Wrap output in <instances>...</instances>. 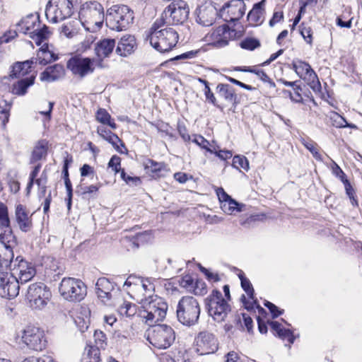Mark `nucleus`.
Listing matches in <instances>:
<instances>
[{
  "label": "nucleus",
  "mask_w": 362,
  "mask_h": 362,
  "mask_svg": "<svg viewBox=\"0 0 362 362\" xmlns=\"http://www.w3.org/2000/svg\"><path fill=\"white\" fill-rule=\"evenodd\" d=\"M151 46L160 52L170 51L178 42L177 32L156 20L150 29L148 35Z\"/></svg>",
  "instance_id": "nucleus-1"
},
{
  "label": "nucleus",
  "mask_w": 362,
  "mask_h": 362,
  "mask_svg": "<svg viewBox=\"0 0 362 362\" xmlns=\"http://www.w3.org/2000/svg\"><path fill=\"white\" fill-rule=\"evenodd\" d=\"M78 18L86 30L96 32L104 21V8L98 1H88L81 6Z\"/></svg>",
  "instance_id": "nucleus-2"
},
{
  "label": "nucleus",
  "mask_w": 362,
  "mask_h": 362,
  "mask_svg": "<svg viewBox=\"0 0 362 362\" xmlns=\"http://www.w3.org/2000/svg\"><path fill=\"white\" fill-rule=\"evenodd\" d=\"M168 304L164 300L157 296L151 297L148 300H144L141 305L139 311V317L145 323L151 325L159 321H162L166 316Z\"/></svg>",
  "instance_id": "nucleus-3"
},
{
  "label": "nucleus",
  "mask_w": 362,
  "mask_h": 362,
  "mask_svg": "<svg viewBox=\"0 0 362 362\" xmlns=\"http://www.w3.org/2000/svg\"><path fill=\"white\" fill-rule=\"evenodd\" d=\"M16 339L23 347L41 351L45 349L47 339L43 329L35 325H27L17 332Z\"/></svg>",
  "instance_id": "nucleus-4"
},
{
  "label": "nucleus",
  "mask_w": 362,
  "mask_h": 362,
  "mask_svg": "<svg viewBox=\"0 0 362 362\" xmlns=\"http://www.w3.org/2000/svg\"><path fill=\"white\" fill-rule=\"evenodd\" d=\"M201 308L198 300L192 296H183L177 305V318L183 325L191 327L198 322Z\"/></svg>",
  "instance_id": "nucleus-5"
},
{
  "label": "nucleus",
  "mask_w": 362,
  "mask_h": 362,
  "mask_svg": "<svg viewBox=\"0 0 362 362\" xmlns=\"http://www.w3.org/2000/svg\"><path fill=\"white\" fill-rule=\"evenodd\" d=\"M134 19L133 11L126 5H114L106 14V25L112 30H126Z\"/></svg>",
  "instance_id": "nucleus-6"
},
{
  "label": "nucleus",
  "mask_w": 362,
  "mask_h": 362,
  "mask_svg": "<svg viewBox=\"0 0 362 362\" xmlns=\"http://www.w3.org/2000/svg\"><path fill=\"white\" fill-rule=\"evenodd\" d=\"M175 339L173 329L166 325H157L148 330L147 340L154 347L159 349L169 348Z\"/></svg>",
  "instance_id": "nucleus-7"
},
{
  "label": "nucleus",
  "mask_w": 362,
  "mask_h": 362,
  "mask_svg": "<svg viewBox=\"0 0 362 362\" xmlns=\"http://www.w3.org/2000/svg\"><path fill=\"white\" fill-rule=\"evenodd\" d=\"M59 291L66 300L79 302L86 296V286L80 279L67 277L61 281Z\"/></svg>",
  "instance_id": "nucleus-8"
},
{
  "label": "nucleus",
  "mask_w": 362,
  "mask_h": 362,
  "mask_svg": "<svg viewBox=\"0 0 362 362\" xmlns=\"http://www.w3.org/2000/svg\"><path fill=\"white\" fill-rule=\"evenodd\" d=\"M206 305L209 315L217 322H223L230 312V305L218 290H214L206 299Z\"/></svg>",
  "instance_id": "nucleus-9"
},
{
  "label": "nucleus",
  "mask_w": 362,
  "mask_h": 362,
  "mask_svg": "<svg viewBox=\"0 0 362 362\" xmlns=\"http://www.w3.org/2000/svg\"><path fill=\"white\" fill-rule=\"evenodd\" d=\"M189 9L186 2L178 1L170 4L163 12L161 18L158 19L166 26L185 23L189 16Z\"/></svg>",
  "instance_id": "nucleus-10"
},
{
  "label": "nucleus",
  "mask_w": 362,
  "mask_h": 362,
  "mask_svg": "<svg viewBox=\"0 0 362 362\" xmlns=\"http://www.w3.org/2000/svg\"><path fill=\"white\" fill-rule=\"evenodd\" d=\"M52 297L49 288L42 283H35L29 286L26 299L29 305L33 309H42Z\"/></svg>",
  "instance_id": "nucleus-11"
},
{
  "label": "nucleus",
  "mask_w": 362,
  "mask_h": 362,
  "mask_svg": "<svg viewBox=\"0 0 362 362\" xmlns=\"http://www.w3.org/2000/svg\"><path fill=\"white\" fill-rule=\"evenodd\" d=\"M73 13L71 0H49L46 6L45 15L54 23L62 21Z\"/></svg>",
  "instance_id": "nucleus-12"
},
{
  "label": "nucleus",
  "mask_w": 362,
  "mask_h": 362,
  "mask_svg": "<svg viewBox=\"0 0 362 362\" xmlns=\"http://www.w3.org/2000/svg\"><path fill=\"white\" fill-rule=\"evenodd\" d=\"M96 65L95 59L74 56L70 58L66 63V66L71 73L79 78L92 74Z\"/></svg>",
  "instance_id": "nucleus-13"
},
{
  "label": "nucleus",
  "mask_w": 362,
  "mask_h": 362,
  "mask_svg": "<svg viewBox=\"0 0 362 362\" xmlns=\"http://www.w3.org/2000/svg\"><path fill=\"white\" fill-rule=\"evenodd\" d=\"M11 269V272L16 276V279H18V284L28 282L36 274L35 266L21 256H18L13 260Z\"/></svg>",
  "instance_id": "nucleus-14"
},
{
  "label": "nucleus",
  "mask_w": 362,
  "mask_h": 362,
  "mask_svg": "<svg viewBox=\"0 0 362 362\" xmlns=\"http://www.w3.org/2000/svg\"><path fill=\"white\" fill-rule=\"evenodd\" d=\"M293 69L296 74L305 81L314 91H320L321 84L318 77L309 64L301 60L293 61Z\"/></svg>",
  "instance_id": "nucleus-15"
},
{
  "label": "nucleus",
  "mask_w": 362,
  "mask_h": 362,
  "mask_svg": "<svg viewBox=\"0 0 362 362\" xmlns=\"http://www.w3.org/2000/svg\"><path fill=\"white\" fill-rule=\"evenodd\" d=\"M18 279L11 272L0 271V296L13 298L19 293Z\"/></svg>",
  "instance_id": "nucleus-16"
},
{
  "label": "nucleus",
  "mask_w": 362,
  "mask_h": 362,
  "mask_svg": "<svg viewBox=\"0 0 362 362\" xmlns=\"http://www.w3.org/2000/svg\"><path fill=\"white\" fill-rule=\"evenodd\" d=\"M218 349V341L215 336L207 332H200L195 339L194 350L198 355L214 354Z\"/></svg>",
  "instance_id": "nucleus-17"
},
{
  "label": "nucleus",
  "mask_w": 362,
  "mask_h": 362,
  "mask_svg": "<svg viewBox=\"0 0 362 362\" xmlns=\"http://www.w3.org/2000/svg\"><path fill=\"white\" fill-rule=\"evenodd\" d=\"M246 6L243 0H231L220 10L221 17L226 22H234L245 14Z\"/></svg>",
  "instance_id": "nucleus-18"
},
{
  "label": "nucleus",
  "mask_w": 362,
  "mask_h": 362,
  "mask_svg": "<svg viewBox=\"0 0 362 362\" xmlns=\"http://www.w3.org/2000/svg\"><path fill=\"white\" fill-rule=\"evenodd\" d=\"M231 37V31L226 24L218 26L208 33L206 40L216 47H222L228 45Z\"/></svg>",
  "instance_id": "nucleus-19"
},
{
  "label": "nucleus",
  "mask_w": 362,
  "mask_h": 362,
  "mask_svg": "<svg viewBox=\"0 0 362 362\" xmlns=\"http://www.w3.org/2000/svg\"><path fill=\"white\" fill-rule=\"evenodd\" d=\"M115 47V40L113 39H103L98 42L95 46V53L97 66L103 68V60L108 57Z\"/></svg>",
  "instance_id": "nucleus-20"
},
{
  "label": "nucleus",
  "mask_w": 362,
  "mask_h": 362,
  "mask_svg": "<svg viewBox=\"0 0 362 362\" xmlns=\"http://www.w3.org/2000/svg\"><path fill=\"white\" fill-rule=\"evenodd\" d=\"M131 284L136 286L137 290H144V292L146 293V296L148 298L154 297L153 296L155 286L153 280L151 278H141L136 276H129L124 283V287L129 286Z\"/></svg>",
  "instance_id": "nucleus-21"
},
{
  "label": "nucleus",
  "mask_w": 362,
  "mask_h": 362,
  "mask_svg": "<svg viewBox=\"0 0 362 362\" xmlns=\"http://www.w3.org/2000/svg\"><path fill=\"white\" fill-rule=\"evenodd\" d=\"M15 220L19 229L23 232H28L33 228L32 215H30L26 207L21 204L16 206Z\"/></svg>",
  "instance_id": "nucleus-22"
},
{
  "label": "nucleus",
  "mask_w": 362,
  "mask_h": 362,
  "mask_svg": "<svg viewBox=\"0 0 362 362\" xmlns=\"http://www.w3.org/2000/svg\"><path fill=\"white\" fill-rule=\"evenodd\" d=\"M197 22L204 26H210L217 16V10L211 4L200 6L197 11Z\"/></svg>",
  "instance_id": "nucleus-23"
},
{
  "label": "nucleus",
  "mask_w": 362,
  "mask_h": 362,
  "mask_svg": "<svg viewBox=\"0 0 362 362\" xmlns=\"http://www.w3.org/2000/svg\"><path fill=\"white\" fill-rule=\"evenodd\" d=\"M96 293L98 298L104 303H107L112 298L114 285L106 278H100L96 282Z\"/></svg>",
  "instance_id": "nucleus-24"
},
{
  "label": "nucleus",
  "mask_w": 362,
  "mask_h": 362,
  "mask_svg": "<svg viewBox=\"0 0 362 362\" xmlns=\"http://www.w3.org/2000/svg\"><path fill=\"white\" fill-rule=\"evenodd\" d=\"M90 315V310L85 306H81L75 311L74 321L81 332H84L88 328Z\"/></svg>",
  "instance_id": "nucleus-25"
},
{
  "label": "nucleus",
  "mask_w": 362,
  "mask_h": 362,
  "mask_svg": "<svg viewBox=\"0 0 362 362\" xmlns=\"http://www.w3.org/2000/svg\"><path fill=\"white\" fill-rule=\"evenodd\" d=\"M136 40L132 35L123 36L118 42L116 53L121 57H127L134 52Z\"/></svg>",
  "instance_id": "nucleus-26"
},
{
  "label": "nucleus",
  "mask_w": 362,
  "mask_h": 362,
  "mask_svg": "<svg viewBox=\"0 0 362 362\" xmlns=\"http://www.w3.org/2000/svg\"><path fill=\"white\" fill-rule=\"evenodd\" d=\"M64 75V69L61 64H54L46 68L40 74V80L45 82H52L62 78Z\"/></svg>",
  "instance_id": "nucleus-27"
},
{
  "label": "nucleus",
  "mask_w": 362,
  "mask_h": 362,
  "mask_svg": "<svg viewBox=\"0 0 362 362\" xmlns=\"http://www.w3.org/2000/svg\"><path fill=\"white\" fill-rule=\"evenodd\" d=\"M3 231L0 232V245H3L8 250L13 251L17 245V241L13 233L11 226H0Z\"/></svg>",
  "instance_id": "nucleus-28"
},
{
  "label": "nucleus",
  "mask_w": 362,
  "mask_h": 362,
  "mask_svg": "<svg viewBox=\"0 0 362 362\" xmlns=\"http://www.w3.org/2000/svg\"><path fill=\"white\" fill-rule=\"evenodd\" d=\"M36 25L40 26V22L37 18L30 16L22 19L18 23L17 29L18 32L23 34L29 33L31 36L36 32V29L35 28Z\"/></svg>",
  "instance_id": "nucleus-29"
},
{
  "label": "nucleus",
  "mask_w": 362,
  "mask_h": 362,
  "mask_svg": "<svg viewBox=\"0 0 362 362\" xmlns=\"http://www.w3.org/2000/svg\"><path fill=\"white\" fill-rule=\"evenodd\" d=\"M97 132L103 139L111 144L117 151L122 153V151L120 149L119 144H120L121 146L124 148V145L122 140L115 134L112 133L110 130H107L103 127H98L97 129Z\"/></svg>",
  "instance_id": "nucleus-30"
},
{
  "label": "nucleus",
  "mask_w": 362,
  "mask_h": 362,
  "mask_svg": "<svg viewBox=\"0 0 362 362\" xmlns=\"http://www.w3.org/2000/svg\"><path fill=\"white\" fill-rule=\"evenodd\" d=\"M239 278L241 281V286L243 288V290L245 291L247 295L248 296L249 298H250L252 302L251 303H247L245 300V296H243L242 299L243 301V303L245 304V308L249 310L250 308H252V304L256 303L257 300L254 298V289L252 288V286L248 279L244 276L243 274H239Z\"/></svg>",
  "instance_id": "nucleus-31"
},
{
  "label": "nucleus",
  "mask_w": 362,
  "mask_h": 362,
  "mask_svg": "<svg viewBox=\"0 0 362 362\" xmlns=\"http://www.w3.org/2000/svg\"><path fill=\"white\" fill-rule=\"evenodd\" d=\"M264 10L262 8L261 4H256L247 14V21L250 25L257 26L262 24L264 21Z\"/></svg>",
  "instance_id": "nucleus-32"
},
{
  "label": "nucleus",
  "mask_w": 362,
  "mask_h": 362,
  "mask_svg": "<svg viewBox=\"0 0 362 362\" xmlns=\"http://www.w3.org/2000/svg\"><path fill=\"white\" fill-rule=\"evenodd\" d=\"M219 96L229 103H235L237 99L235 89L228 84L219 83L216 86Z\"/></svg>",
  "instance_id": "nucleus-33"
},
{
  "label": "nucleus",
  "mask_w": 362,
  "mask_h": 362,
  "mask_svg": "<svg viewBox=\"0 0 362 362\" xmlns=\"http://www.w3.org/2000/svg\"><path fill=\"white\" fill-rule=\"evenodd\" d=\"M33 61L27 60L23 62H17L13 66L11 71L10 77L20 78L25 76L30 71Z\"/></svg>",
  "instance_id": "nucleus-34"
},
{
  "label": "nucleus",
  "mask_w": 362,
  "mask_h": 362,
  "mask_svg": "<svg viewBox=\"0 0 362 362\" xmlns=\"http://www.w3.org/2000/svg\"><path fill=\"white\" fill-rule=\"evenodd\" d=\"M57 59V57H56L52 52L49 50L47 45L45 44L43 45L37 52L35 62H38V64L41 65H46Z\"/></svg>",
  "instance_id": "nucleus-35"
},
{
  "label": "nucleus",
  "mask_w": 362,
  "mask_h": 362,
  "mask_svg": "<svg viewBox=\"0 0 362 362\" xmlns=\"http://www.w3.org/2000/svg\"><path fill=\"white\" fill-rule=\"evenodd\" d=\"M270 326L281 339L287 341L289 344L293 343L294 336L290 329L283 328L281 325L276 321L271 322Z\"/></svg>",
  "instance_id": "nucleus-36"
},
{
  "label": "nucleus",
  "mask_w": 362,
  "mask_h": 362,
  "mask_svg": "<svg viewBox=\"0 0 362 362\" xmlns=\"http://www.w3.org/2000/svg\"><path fill=\"white\" fill-rule=\"evenodd\" d=\"M35 76H31L18 81L13 86L12 93L18 95H23L27 92V88L34 83Z\"/></svg>",
  "instance_id": "nucleus-37"
},
{
  "label": "nucleus",
  "mask_w": 362,
  "mask_h": 362,
  "mask_svg": "<svg viewBox=\"0 0 362 362\" xmlns=\"http://www.w3.org/2000/svg\"><path fill=\"white\" fill-rule=\"evenodd\" d=\"M13 251L8 250L3 245H0V271L12 266L13 262Z\"/></svg>",
  "instance_id": "nucleus-38"
},
{
  "label": "nucleus",
  "mask_w": 362,
  "mask_h": 362,
  "mask_svg": "<svg viewBox=\"0 0 362 362\" xmlns=\"http://www.w3.org/2000/svg\"><path fill=\"white\" fill-rule=\"evenodd\" d=\"M81 362H100V350L95 346H87L85 349Z\"/></svg>",
  "instance_id": "nucleus-39"
},
{
  "label": "nucleus",
  "mask_w": 362,
  "mask_h": 362,
  "mask_svg": "<svg viewBox=\"0 0 362 362\" xmlns=\"http://www.w3.org/2000/svg\"><path fill=\"white\" fill-rule=\"evenodd\" d=\"M139 309L135 304L127 301H124L118 308V313L122 317H134L136 314L139 315Z\"/></svg>",
  "instance_id": "nucleus-40"
},
{
  "label": "nucleus",
  "mask_w": 362,
  "mask_h": 362,
  "mask_svg": "<svg viewBox=\"0 0 362 362\" xmlns=\"http://www.w3.org/2000/svg\"><path fill=\"white\" fill-rule=\"evenodd\" d=\"M96 120L103 124L108 125L112 129H115L117 128V124L112 119L110 115L107 112L105 109L100 108L96 112Z\"/></svg>",
  "instance_id": "nucleus-41"
},
{
  "label": "nucleus",
  "mask_w": 362,
  "mask_h": 362,
  "mask_svg": "<svg viewBox=\"0 0 362 362\" xmlns=\"http://www.w3.org/2000/svg\"><path fill=\"white\" fill-rule=\"evenodd\" d=\"M47 142L45 140L40 141L33 151L32 160L33 161L41 160L47 155Z\"/></svg>",
  "instance_id": "nucleus-42"
},
{
  "label": "nucleus",
  "mask_w": 362,
  "mask_h": 362,
  "mask_svg": "<svg viewBox=\"0 0 362 362\" xmlns=\"http://www.w3.org/2000/svg\"><path fill=\"white\" fill-rule=\"evenodd\" d=\"M243 204H240L234 199H230L221 204L222 210L228 214H235L243 211Z\"/></svg>",
  "instance_id": "nucleus-43"
},
{
  "label": "nucleus",
  "mask_w": 362,
  "mask_h": 362,
  "mask_svg": "<svg viewBox=\"0 0 362 362\" xmlns=\"http://www.w3.org/2000/svg\"><path fill=\"white\" fill-rule=\"evenodd\" d=\"M329 119L331 120L332 124L337 128H344L346 127L351 128H356L355 124H348L343 117L335 112L330 113Z\"/></svg>",
  "instance_id": "nucleus-44"
},
{
  "label": "nucleus",
  "mask_w": 362,
  "mask_h": 362,
  "mask_svg": "<svg viewBox=\"0 0 362 362\" xmlns=\"http://www.w3.org/2000/svg\"><path fill=\"white\" fill-rule=\"evenodd\" d=\"M50 33L46 25H43L42 28H36V32L31 37L35 41L37 45H40L45 40H46Z\"/></svg>",
  "instance_id": "nucleus-45"
},
{
  "label": "nucleus",
  "mask_w": 362,
  "mask_h": 362,
  "mask_svg": "<svg viewBox=\"0 0 362 362\" xmlns=\"http://www.w3.org/2000/svg\"><path fill=\"white\" fill-rule=\"evenodd\" d=\"M126 287L129 288V292L132 293L133 298H134L141 305L143 304L144 300H148L149 299L147 298L146 293L144 292V290H137L138 288H136V285L131 284Z\"/></svg>",
  "instance_id": "nucleus-46"
},
{
  "label": "nucleus",
  "mask_w": 362,
  "mask_h": 362,
  "mask_svg": "<svg viewBox=\"0 0 362 362\" xmlns=\"http://www.w3.org/2000/svg\"><path fill=\"white\" fill-rule=\"evenodd\" d=\"M232 166L239 170L240 168L245 171H248L250 169L249 161L247 158L239 155L233 157Z\"/></svg>",
  "instance_id": "nucleus-47"
},
{
  "label": "nucleus",
  "mask_w": 362,
  "mask_h": 362,
  "mask_svg": "<svg viewBox=\"0 0 362 362\" xmlns=\"http://www.w3.org/2000/svg\"><path fill=\"white\" fill-rule=\"evenodd\" d=\"M95 341V347L98 348V350L100 349H104L107 346V337L105 334L99 330H95L93 334Z\"/></svg>",
  "instance_id": "nucleus-48"
},
{
  "label": "nucleus",
  "mask_w": 362,
  "mask_h": 362,
  "mask_svg": "<svg viewBox=\"0 0 362 362\" xmlns=\"http://www.w3.org/2000/svg\"><path fill=\"white\" fill-rule=\"evenodd\" d=\"M144 167L148 172L157 175L163 169L164 165L162 163H157L153 160L148 159L144 163Z\"/></svg>",
  "instance_id": "nucleus-49"
},
{
  "label": "nucleus",
  "mask_w": 362,
  "mask_h": 362,
  "mask_svg": "<svg viewBox=\"0 0 362 362\" xmlns=\"http://www.w3.org/2000/svg\"><path fill=\"white\" fill-rule=\"evenodd\" d=\"M302 144L317 160H322L321 155L318 152V146L315 142L311 140L303 139Z\"/></svg>",
  "instance_id": "nucleus-50"
},
{
  "label": "nucleus",
  "mask_w": 362,
  "mask_h": 362,
  "mask_svg": "<svg viewBox=\"0 0 362 362\" xmlns=\"http://www.w3.org/2000/svg\"><path fill=\"white\" fill-rule=\"evenodd\" d=\"M198 81L204 85V93L206 96V100L212 103L214 105L218 107L216 105V98L214 94L211 92V88H209V83L206 80L202 79L201 78H199Z\"/></svg>",
  "instance_id": "nucleus-51"
},
{
  "label": "nucleus",
  "mask_w": 362,
  "mask_h": 362,
  "mask_svg": "<svg viewBox=\"0 0 362 362\" xmlns=\"http://www.w3.org/2000/svg\"><path fill=\"white\" fill-rule=\"evenodd\" d=\"M11 224L8 207L0 202V226H8Z\"/></svg>",
  "instance_id": "nucleus-52"
},
{
  "label": "nucleus",
  "mask_w": 362,
  "mask_h": 362,
  "mask_svg": "<svg viewBox=\"0 0 362 362\" xmlns=\"http://www.w3.org/2000/svg\"><path fill=\"white\" fill-rule=\"evenodd\" d=\"M240 70L244 72L255 74L262 81H268V75L263 70L259 69L256 66H245L244 68L240 69Z\"/></svg>",
  "instance_id": "nucleus-53"
},
{
  "label": "nucleus",
  "mask_w": 362,
  "mask_h": 362,
  "mask_svg": "<svg viewBox=\"0 0 362 362\" xmlns=\"http://www.w3.org/2000/svg\"><path fill=\"white\" fill-rule=\"evenodd\" d=\"M300 33L307 43L311 45L313 42V31L310 26H307L305 23L300 25Z\"/></svg>",
  "instance_id": "nucleus-54"
},
{
  "label": "nucleus",
  "mask_w": 362,
  "mask_h": 362,
  "mask_svg": "<svg viewBox=\"0 0 362 362\" xmlns=\"http://www.w3.org/2000/svg\"><path fill=\"white\" fill-rule=\"evenodd\" d=\"M101 185L99 184L98 185H91L89 186H82L81 185L76 190V193L81 194V195H86L88 194H95L99 188L100 187Z\"/></svg>",
  "instance_id": "nucleus-55"
},
{
  "label": "nucleus",
  "mask_w": 362,
  "mask_h": 362,
  "mask_svg": "<svg viewBox=\"0 0 362 362\" xmlns=\"http://www.w3.org/2000/svg\"><path fill=\"white\" fill-rule=\"evenodd\" d=\"M259 46V42L254 38H246L240 42V47L248 50H253Z\"/></svg>",
  "instance_id": "nucleus-56"
},
{
  "label": "nucleus",
  "mask_w": 362,
  "mask_h": 362,
  "mask_svg": "<svg viewBox=\"0 0 362 362\" xmlns=\"http://www.w3.org/2000/svg\"><path fill=\"white\" fill-rule=\"evenodd\" d=\"M193 142L196 143L198 146L202 147V148L206 149L207 151L211 153H214V148H211L209 147L210 144L209 142L205 139L201 135H197L194 136V139H193Z\"/></svg>",
  "instance_id": "nucleus-57"
},
{
  "label": "nucleus",
  "mask_w": 362,
  "mask_h": 362,
  "mask_svg": "<svg viewBox=\"0 0 362 362\" xmlns=\"http://www.w3.org/2000/svg\"><path fill=\"white\" fill-rule=\"evenodd\" d=\"M121 177L126 182L127 184L130 185H138L140 184L141 180L139 177H132L127 175L124 170H121Z\"/></svg>",
  "instance_id": "nucleus-58"
},
{
  "label": "nucleus",
  "mask_w": 362,
  "mask_h": 362,
  "mask_svg": "<svg viewBox=\"0 0 362 362\" xmlns=\"http://www.w3.org/2000/svg\"><path fill=\"white\" fill-rule=\"evenodd\" d=\"M64 184L67 192V208L69 210L71 206L72 185L69 177H64Z\"/></svg>",
  "instance_id": "nucleus-59"
},
{
  "label": "nucleus",
  "mask_w": 362,
  "mask_h": 362,
  "mask_svg": "<svg viewBox=\"0 0 362 362\" xmlns=\"http://www.w3.org/2000/svg\"><path fill=\"white\" fill-rule=\"evenodd\" d=\"M200 49L191 50L176 56L173 59H189L196 58L200 52Z\"/></svg>",
  "instance_id": "nucleus-60"
},
{
  "label": "nucleus",
  "mask_w": 362,
  "mask_h": 362,
  "mask_svg": "<svg viewBox=\"0 0 362 362\" xmlns=\"http://www.w3.org/2000/svg\"><path fill=\"white\" fill-rule=\"evenodd\" d=\"M47 182V176L45 171L42 172L40 178L35 180V183L41 189V193L45 195L46 192V184Z\"/></svg>",
  "instance_id": "nucleus-61"
},
{
  "label": "nucleus",
  "mask_w": 362,
  "mask_h": 362,
  "mask_svg": "<svg viewBox=\"0 0 362 362\" xmlns=\"http://www.w3.org/2000/svg\"><path fill=\"white\" fill-rule=\"evenodd\" d=\"M120 158L114 156L108 163L109 168H111L116 173L120 171Z\"/></svg>",
  "instance_id": "nucleus-62"
},
{
  "label": "nucleus",
  "mask_w": 362,
  "mask_h": 362,
  "mask_svg": "<svg viewBox=\"0 0 362 362\" xmlns=\"http://www.w3.org/2000/svg\"><path fill=\"white\" fill-rule=\"evenodd\" d=\"M332 173L334 175L338 177L341 180L342 182L347 180V179L346 178L345 173L336 163H333Z\"/></svg>",
  "instance_id": "nucleus-63"
},
{
  "label": "nucleus",
  "mask_w": 362,
  "mask_h": 362,
  "mask_svg": "<svg viewBox=\"0 0 362 362\" xmlns=\"http://www.w3.org/2000/svg\"><path fill=\"white\" fill-rule=\"evenodd\" d=\"M23 362H54L49 356H44L43 357L36 358L30 357L25 359Z\"/></svg>",
  "instance_id": "nucleus-64"
}]
</instances>
